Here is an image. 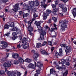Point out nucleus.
<instances>
[{
    "instance_id": "6",
    "label": "nucleus",
    "mask_w": 76,
    "mask_h": 76,
    "mask_svg": "<svg viewBox=\"0 0 76 76\" xmlns=\"http://www.w3.org/2000/svg\"><path fill=\"white\" fill-rule=\"evenodd\" d=\"M69 58H71V57L68 56L67 57V58H66L65 60L64 59H62L61 60L62 61L61 64H64V63H66V61H68L70 60Z\"/></svg>"
},
{
    "instance_id": "36",
    "label": "nucleus",
    "mask_w": 76,
    "mask_h": 76,
    "mask_svg": "<svg viewBox=\"0 0 76 76\" xmlns=\"http://www.w3.org/2000/svg\"><path fill=\"white\" fill-rule=\"evenodd\" d=\"M59 55V53L57 52H56L55 54V56L57 58H58V56Z\"/></svg>"
},
{
    "instance_id": "23",
    "label": "nucleus",
    "mask_w": 76,
    "mask_h": 76,
    "mask_svg": "<svg viewBox=\"0 0 76 76\" xmlns=\"http://www.w3.org/2000/svg\"><path fill=\"white\" fill-rule=\"evenodd\" d=\"M39 56V54L37 53H34L33 56V58H38Z\"/></svg>"
},
{
    "instance_id": "42",
    "label": "nucleus",
    "mask_w": 76,
    "mask_h": 76,
    "mask_svg": "<svg viewBox=\"0 0 76 76\" xmlns=\"http://www.w3.org/2000/svg\"><path fill=\"white\" fill-rule=\"evenodd\" d=\"M10 26H11V27H13V26H14V23H11L10 25Z\"/></svg>"
},
{
    "instance_id": "39",
    "label": "nucleus",
    "mask_w": 76,
    "mask_h": 76,
    "mask_svg": "<svg viewBox=\"0 0 76 76\" xmlns=\"http://www.w3.org/2000/svg\"><path fill=\"white\" fill-rule=\"evenodd\" d=\"M17 33L18 34H20V30L19 29H17L16 30Z\"/></svg>"
},
{
    "instance_id": "9",
    "label": "nucleus",
    "mask_w": 76,
    "mask_h": 76,
    "mask_svg": "<svg viewBox=\"0 0 76 76\" xmlns=\"http://www.w3.org/2000/svg\"><path fill=\"white\" fill-rule=\"evenodd\" d=\"M1 44L3 45V48H4L7 47V43L6 42H1Z\"/></svg>"
},
{
    "instance_id": "47",
    "label": "nucleus",
    "mask_w": 76,
    "mask_h": 76,
    "mask_svg": "<svg viewBox=\"0 0 76 76\" xmlns=\"http://www.w3.org/2000/svg\"><path fill=\"white\" fill-rule=\"evenodd\" d=\"M55 30V28H51L50 29V32H53V31H54Z\"/></svg>"
},
{
    "instance_id": "52",
    "label": "nucleus",
    "mask_w": 76,
    "mask_h": 76,
    "mask_svg": "<svg viewBox=\"0 0 76 76\" xmlns=\"http://www.w3.org/2000/svg\"><path fill=\"white\" fill-rule=\"evenodd\" d=\"M59 56H64V54H63L62 52L59 53Z\"/></svg>"
},
{
    "instance_id": "8",
    "label": "nucleus",
    "mask_w": 76,
    "mask_h": 76,
    "mask_svg": "<svg viewBox=\"0 0 76 76\" xmlns=\"http://www.w3.org/2000/svg\"><path fill=\"white\" fill-rule=\"evenodd\" d=\"M56 68L59 70L61 69H64L66 68V66L64 65H62V67H58V66L57 65L56 66Z\"/></svg>"
},
{
    "instance_id": "59",
    "label": "nucleus",
    "mask_w": 76,
    "mask_h": 76,
    "mask_svg": "<svg viewBox=\"0 0 76 76\" xmlns=\"http://www.w3.org/2000/svg\"><path fill=\"white\" fill-rule=\"evenodd\" d=\"M17 38V37L15 36V37H13L12 38L13 40H15L16 39V38Z\"/></svg>"
},
{
    "instance_id": "62",
    "label": "nucleus",
    "mask_w": 76,
    "mask_h": 76,
    "mask_svg": "<svg viewBox=\"0 0 76 76\" xmlns=\"http://www.w3.org/2000/svg\"><path fill=\"white\" fill-rule=\"evenodd\" d=\"M28 34L29 35H31V36H33L34 35V34L31 33V32H29Z\"/></svg>"
},
{
    "instance_id": "53",
    "label": "nucleus",
    "mask_w": 76,
    "mask_h": 76,
    "mask_svg": "<svg viewBox=\"0 0 76 76\" xmlns=\"http://www.w3.org/2000/svg\"><path fill=\"white\" fill-rule=\"evenodd\" d=\"M16 30H17V29L15 27L13 28L12 29V31H16Z\"/></svg>"
},
{
    "instance_id": "29",
    "label": "nucleus",
    "mask_w": 76,
    "mask_h": 76,
    "mask_svg": "<svg viewBox=\"0 0 76 76\" xmlns=\"http://www.w3.org/2000/svg\"><path fill=\"white\" fill-rule=\"evenodd\" d=\"M58 11V9L57 8H54L53 10V12L54 13H56V12H57Z\"/></svg>"
},
{
    "instance_id": "2",
    "label": "nucleus",
    "mask_w": 76,
    "mask_h": 76,
    "mask_svg": "<svg viewBox=\"0 0 76 76\" xmlns=\"http://www.w3.org/2000/svg\"><path fill=\"white\" fill-rule=\"evenodd\" d=\"M60 46H61V47H64L66 48L65 50V52L66 54H68L70 53V50H71V47L69 46H68L66 47V45L64 44H60Z\"/></svg>"
},
{
    "instance_id": "60",
    "label": "nucleus",
    "mask_w": 76,
    "mask_h": 76,
    "mask_svg": "<svg viewBox=\"0 0 76 76\" xmlns=\"http://www.w3.org/2000/svg\"><path fill=\"white\" fill-rule=\"evenodd\" d=\"M8 1V0H2V1L3 3H6Z\"/></svg>"
},
{
    "instance_id": "63",
    "label": "nucleus",
    "mask_w": 76,
    "mask_h": 76,
    "mask_svg": "<svg viewBox=\"0 0 76 76\" xmlns=\"http://www.w3.org/2000/svg\"><path fill=\"white\" fill-rule=\"evenodd\" d=\"M29 22H30V21H28V27H31V24L30 23H29Z\"/></svg>"
},
{
    "instance_id": "24",
    "label": "nucleus",
    "mask_w": 76,
    "mask_h": 76,
    "mask_svg": "<svg viewBox=\"0 0 76 76\" xmlns=\"http://www.w3.org/2000/svg\"><path fill=\"white\" fill-rule=\"evenodd\" d=\"M28 30L29 32H32V31H33L34 29L33 28L31 27H29L28 28Z\"/></svg>"
},
{
    "instance_id": "16",
    "label": "nucleus",
    "mask_w": 76,
    "mask_h": 76,
    "mask_svg": "<svg viewBox=\"0 0 76 76\" xmlns=\"http://www.w3.org/2000/svg\"><path fill=\"white\" fill-rule=\"evenodd\" d=\"M5 72L7 74V75H8V76H10L12 75V73H11V72H10V71L7 70V69H6Z\"/></svg>"
},
{
    "instance_id": "27",
    "label": "nucleus",
    "mask_w": 76,
    "mask_h": 76,
    "mask_svg": "<svg viewBox=\"0 0 76 76\" xmlns=\"http://www.w3.org/2000/svg\"><path fill=\"white\" fill-rule=\"evenodd\" d=\"M62 12H67V9L66 8V7H63L62 9Z\"/></svg>"
},
{
    "instance_id": "37",
    "label": "nucleus",
    "mask_w": 76,
    "mask_h": 76,
    "mask_svg": "<svg viewBox=\"0 0 76 76\" xmlns=\"http://www.w3.org/2000/svg\"><path fill=\"white\" fill-rule=\"evenodd\" d=\"M51 6L52 7V8H53V9H55L56 7V4H52Z\"/></svg>"
},
{
    "instance_id": "14",
    "label": "nucleus",
    "mask_w": 76,
    "mask_h": 76,
    "mask_svg": "<svg viewBox=\"0 0 76 76\" xmlns=\"http://www.w3.org/2000/svg\"><path fill=\"white\" fill-rule=\"evenodd\" d=\"M3 66L4 67H11V64L9 63H5L3 64Z\"/></svg>"
},
{
    "instance_id": "22",
    "label": "nucleus",
    "mask_w": 76,
    "mask_h": 76,
    "mask_svg": "<svg viewBox=\"0 0 76 76\" xmlns=\"http://www.w3.org/2000/svg\"><path fill=\"white\" fill-rule=\"evenodd\" d=\"M18 61L20 62V63H23L24 61V60H23L22 58L21 57H20L19 58L18 60Z\"/></svg>"
},
{
    "instance_id": "20",
    "label": "nucleus",
    "mask_w": 76,
    "mask_h": 76,
    "mask_svg": "<svg viewBox=\"0 0 76 76\" xmlns=\"http://www.w3.org/2000/svg\"><path fill=\"white\" fill-rule=\"evenodd\" d=\"M37 28H38V31H41L40 32H42L43 31V29H42V27H41L40 26H37Z\"/></svg>"
},
{
    "instance_id": "30",
    "label": "nucleus",
    "mask_w": 76,
    "mask_h": 76,
    "mask_svg": "<svg viewBox=\"0 0 76 76\" xmlns=\"http://www.w3.org/2000/svg\"><path fill=\"white\" fill-rule=\"evenodd\" d=\"M52 19L53 20H54V22H55V23H56V22H57V19H56V18L54 17H53L52 18Z\"/></svg>"
},
{
    "instance_id": "17",
    "label": "nucleus",
    "mask_w": 76,
    "mask_h": 76,
    "mask_svg": "<svg viewBox=\"0 0 76 76\" xmlns=\"http://www.w3.org/2000/svg\"><path fill=\"white\" fill-rule=\"evenodd\" d=\"M26 45H27V43L25 42V43L21 45V46L23 47V48L24 49H26L27 48H28V47L27 46H26Z\"/></svg>"
},
{
    "instance_id": "31",
    "label": "nucleus",
    "mask_w": 76,
    "mask_h": 76,
    "mask_svg": "<svg viewBox=\"0 0 76 76\" xmlns=\"http://www.w3.org/2000/svg\"><path fill=\"white\" fill-rule=\"evenodd\" d=\"M68 73V71L66 70L65 72L64 73L63 76H66Z\"/></svg>"
},
{
    "instance_id": "3",
    "label": "nucleus",
    "mask_w": 76,
    "mask_h": 76,
    "mask_svg": "<svg viewBox=\"0 0 76 76\" xmlns=\"http://www.w3.org/2000/svg\"><path fill=\"white\" fill-rule=\"evenodd\" d=\"M24 9H26L28 10V12L29 13L30 12V11L29 10H31L34 8V7L32 6H31L29 5H26L25 4H24L23 6Z\"/></svg>"
},
{
    "instance_id": "25",
    "label": "nucleus",
    "mask_w": 76,
    "mask_h": 76,
    "mask_svg": "<svg viewBox=\"0 0 76 76\" xmlns=\"http://www.w3.org/2000/svg\"><path fill=\"white\" fill-rule=\"evenodd\" d=\"M42 46V45L40 43H38L36 47L37 48H40Z\"/></svg>"
},
{
    "instance_id": "18",
    "label": "nucleus",
    "mask_w": 76,
    "mask_h": 76,
    "mask_svg": "<svg viewBox=\"0 0 76 76\" xmlns=\"http://www.w3.org/2000/svg\"><path fill=\"white\" fill-rule=\"evenodd\" d=\"M48 16V14L46 13H44V16H43V19L44 20H45L47 18V17Z\"/></svg>"
},
{
    "instance_id": "15",
    "label": "nucleus",
    "mask_w": 76,
    "mask_h": 76,
    "mask_svg": "<svg viewBox=\"0 0 76 76\" xmlns=\"http://www.w3.org/2000/svg\"><path fill=\"white\" fill-rule=\"evenodd\" d=\"M42 54L44 56H47L49 55L48 53L45 50H43L41 51Z\"/></svg>"
},
{
    "instance_id": "26",
    "label": "nucleus",
    "mask_w": 76,
    "mask_h": 76,
    "mask_svg": "<svg viewBox=\"0 0 76 76\" xmlns=\"http://www.w3.org/2000/svg\"><path fill=\"white\" fill-rule=\"evenodd\" d=\"M25 61L27 62V63H31V60L29 59L26 58L25 60Z\"/></svg>"
},
{
    "instance_id": "5",
    "label": "nucleus",
    "mask_w": 76,
    "mask_h": 76,
    "mask_svg": "<svg viewBox=\"0 0 76 76\" xmlns=\"http://www.w3.org/2000/svg\"><path fill=\"white\" fill-rule=\"evenodd\" d=\"M18 4H16L15 6H14V8L13 9V11L15 12H16L18 11V10L20 9L19 7Z\"/></svg>"
},
{
    "instance_id": "44",
    "label": "nucleus",
    "mask_w": 76,
    "mask_h": 76,
    "mask_svg": "<svg viewBox=\"0 0 76 76\" xmlns=\"http://www.w3.org/2000/svg\"><path fill=\"white\" fill-rule=\"evenodd\" d=\"M48 45H50V46H53V45H52V42L51 41H48Z\"/></svg>"
},
{
    "instance_id": "50",
    "label": "nucleus",
    "mask_w": 76,
    "mask_h": 76,
    "mask_svg": "<svg viewBox=\"0 0 76 76\" xmlns=\"http://www.w3.org/2000/svg\"><path fill=\"white\" fill-rule=\"evenodd\" d=\"M12 35L14 37H16L17 35V34L16 32H13L12 33Z\"/></svg>"
},
{
    "instance_id": "12",
    "label": "nucleus",
    "mask_w": 76,
    "mask_h": 76,
    "mask_svg": "<svg viewBox=\"0 0 76 76\" xmlns=\"http://www.w3.org/2000/svg\"><path fill=\"white\" fill-rule=\"evenodd\" d=\"M37 66L39 67L37 70H39V68H41V67H42V66H43V65L41 62H39L37 63Z\"/></svg>"
},
{
    "instance_id": "54",
    "label": "nucleus",
    "mask_w": 76,
    "mask_h": 76,
    "mask_svg": "<svg viewBox=\"0 0 76 76\" xmlns=\"http://www.w3.org/2000/svg\"><path fill=\"white\" fill-rule=\"evenodd\" d=\"M61 1H63V2H64V3H66V2H67V1H69V0H60Z\"/></svg>"
},
{
    "instance_id": "11",
    "label": "nucleus",
    "mask_w": 76,
    "mask_h": 76,
    "mask_svg": "<svg viewBox=\"0 0 76 76\" xmlns=\"http://www.w3.org/2000/svg\"><path fill=\"white\" fill-rule=\"evenodd\" d=\"M19 54L17 53H14L12 54V57L14 58H18L19 57Z\"/></svg>"
},
{
    "instance_id": "38",
    "label": "nucleus",
    "mask_w": 76,
    "mask_h": 76,
    "mask_svg": "<svg viewBox=\"0 0 76 76\" xmlns=\"http://www.w3.org/2000/svg\"><path fill=\"white\" fill-rule=\"evenodd\" d=\"M46 13H48V14H49L50 13H51V11L50 10H46Z\"/></svg>"
},
{
    "instance_id": "32",
    "label": "nucleus",
    "mask_w": 76,
    "mask_h": 76,
    "mask_svg": "<svg viewBox=\"0 0 76 76\" xmlns=\"http://www.w3.org/2000/svg\"><path fill=\"white\" fill-rule=\"evenodd\" d=\"M14 64H19V62L18 60H15L14 61Z\"/></svg>"
},
{
    "instance_id": "61",
    "label": "nucleus",
    "mask_w": 76,
    "mask_h": 76,
    "mask_svg": "<svg viewBox=\"0 0 76 76\" xmlns=\"http://www.w3.org/2000/svg\"><path fill=\"white\" fill-rule=\"evenodd\" d=\"M59 53H62L63 50H62V48H61L59 49Z\"/></svg>"
},
{
    "instance_id": "58",
    "label": "nucleus",
    "mask_w": 76,
    "mask_h": 76,
    "mask_svg": "<svg viewBox=\"0 0 76 76\" xmlns=\"http://www.w3.org/2000/svg\"><path fill=\"white\" fill-rule=\"evenodd\" d=\"M59 15L60 16L63 17V14L62 13H60L59 14Z\"/></svg>"
},
{
    "instance_id": "49",
    "label": "nucleus",
    "mask_w": 76,
    "mask_h": 76,
    "mask_svg": "<svg viewBox=\"0 0 76 76\" xmlns=\"http://www.w3.org/2000/svg\"><path fill=\"white\" fill-rule=\"evenodd\" d=\"M9 26L8 25H6L5 26V29H9Z\"/></svg>"
},
{
    "instance_id": "35",
    "label": "nucleus",
    "mask_w": 76,
    "mask_h": 76,
    "mask_svg": "<svg viewBox=\"0 0 76 76\" xmlns=\"http://www.w3.org/2000/svg\"><path fill=\"white\" fill-rule=\"evenodd\" d=\"M0 17L1 18H4V13H2L1 15H0Z\"/></svg>"
},
{
    "instance_id": "40",
    "label": "nucleus",
    "mask_w": 76,
    "mask_h": 76,
    "mask_svg": "<svg viewBox=\"0 0 76 76\" xmlns=\"http://www.w3.org/2000/svg\"><path fill=\"white\" fill-rule=\"evenodd\" d=\"M34 3L33 1H31L30 2V6H34Z\"/></svg>"
},
{
    "instance_id": "19",
    "label": "nucleus",
    "mask_w": 76,
    "mask_h": 76,
    "mask_svg": "<svg viewBox=\"0 0 76 76\" xmlns=\"http://www.w3.org/2000/svg\"><path fill=\"white\" fill-rule=\"evenodd\" d=\"M72 13L74 18H75V16H76V8H74L73 9V12H72Z\"/></svg>"
},
{
    "instance_id": "7",
    "label": "nucleus",
    "mask_w": 76,
    "mask_h": 76,
    "mask_svg": "<svg viewBox=\"0 0 76 76\" xmlns=\"http://www.w3.org/2000/svg\"><path fill=\"white\" fill-rule=\"evenodd\" d=\"M29 68H31L33 69V70H35L36 69V66H34V65L32 64H30L28 66Z\"/></svg>"
},
{
    "instance_id": "1",
    "label": "nucleus",
    "mask_w": 76,
    "mask_h": 76,
    "mask_svg": "<svg viewBox=\"0 0 76 76\" xmlns=\"http://www.w3.org/2000/svg\"><path fill=\"white\" fill-rule=\"evenodd\" d=\"M60 23L59 24V26H61V29L62 31H64L65 30V28H67V21L66 20H64L62 21H59Z\"/></svg>"
},
{
    "instance_id": "43",
    "label": "nucleus",
    "mask_w": 76,
    "mask_h": 76,
    "mask_svg": "<svg viewBox=\"0 0 76 76\" xmlns=\"http://www.w3.org/2000/svg\"><path fill=\"white\" fill-rule=\"evenodd\" d=\"M26 39L25 38H24L23 39V40L22 41V43H25V42H26Z\"/></svg>"
},
{
    "instance_id": "41",
    "label": "nucleus",
    "mask_w": 76,
    "mask_h": 76,
    "mask_svg": "<svg viewBox=\"0 0 76 76\" xmlns=\"http://www.w3.org/2000/svg\"><path fill=\"white\" fill-rule=\"evenodd\" d=\"M16 73H17V76H20L21 75V74H20V73L19 72L16 71Z\"/></svg>"
},
{
    "instance_id": "48",
    "label": "nucleus",
    "mask_w": 76,
    "mask_h": 76,
    "mask_svg": "<svg viewBox=\"0 0 76 76\" xmlns=\"http://www.w3.org/2000/svg\"><path fill=\"white\" fill-rule=\"evenodd\" d=\"M54 75H56V76H58L57 75V73L55 71H53V72L52 73Z\"/></svg>"
},
{
    "instance_id": "57",
    "label": "nucleus",
    "mask_w": 76,
    "mask_h": 76,
    "mask_svg": "<svg viewBox=\"0 0 76 76\" xmlns=\"http://www.w3.org/2000/svg\"><path fill=\"white\" fill-rule=\"evenodd\" d=\"M66 66H70V63L69 62H66Z\"/></svg>"
},
{
    "instance_id": "4",
    "label": "nucleus",
    "mask_w": 76,
    "mask_h": 76,
    "mask_svg": "<svg viewBox=\"0 0 76 76\" xmlns=\"http://www.w3.org/2000/svg\"><path fill=\"white\" fill-rule=\"evenodd\" d=\"M39 32L41 34L40 35V38L38 39H41V40H43L44 39V35H46V32L45 31H43L41 32L39 31Z\"/></svg>"
},
{
    "instance_id": "45",
    "label": "nucleus",
    "mask_w": 76,
    "mask_h": 76,
    "mask_svg": "<svg viewBox=\"0 0 76 76\" xmlns=\"http://www.w3.org/2000/svg\"><path fill=\"white\" fill-rule=\"evenodd\" d=\"M3 74L5 75V73L4 72L0 70V75H3Z\"/></svg>"
},
{
    "instance_id": "28",
    "label": "nucleus",
    "mask_w": 76,
    "mask_h": 76,
    "mask_svg": "<svg viewBox=\"0 0 76 76\" xmlns=\"http://www.w3.org/2000/svg\"><path fill=\"white\" fill-rule=\"evenodd\" d=\"M28 15H29V14L28 13H26V14L23 13V18H24L25 17H27V16H28Z\"/></svg>"
},
{
    "instance_id": "10",
    "label": "nucleus",
    "mask_w": 76,
    "mask_h": 76,
    "mask_svg": "<svg viewBox=\"0 0 76 76\" xmlns=\"http://www.w3.org/2000/svg\"><path fill=\"white\" fill-rule=\"evenodd\" d=\"M41 68H39V70H37L36 71L37 73H36L34 75V76H38V75L40 74V71H41Z\"/></svg>"
},
{
    "instance_id": "21",
    "label": "nucleus",
    "mask_w": 76,
    "mask_h": 76,
    "mask_svg": "<svg viewBox=\"0 0 76 76\" xmlns=\"http://www.w3.org/2000/svg\"><path fill=\"white\" fill-rule=\"evenodd\" d=\"M41 21H35V24L37 26H40V25H41Z\"/></svg>"
},
{
    "instance_id": "64",
    "label": "nucleus",
    "mask_w": 76,
    "mask_h": 76,
    "mask_svg": "<svg viewBox=\"0 0 76 76\" xmlns=\"http://www.w3.org/2000/svg\"><path fill=\"white\" fill-rule=\"evenodd\" d=\"M49 23H50L51 22V19H50L48 21Z\"/></svg>"
},
{
    "instance_id": "55",
    "label": "nucleus",
    "mask_w": 76,
    "mask_h": 76,
    "mask_svg": "<svg viewBox=\"0 0 76 76\" xmlns=\"http://www.w3.org/2000/svg\"><path fill=\"white\" fill-rule=\"evenodd\" d=\"M10 35V33L8 32L6 34H5L4 35V36L5 37H6V36H9Z\"/></svg>"
},
{
    "instance_id": "51",
    "label": "nucleus",
    "mask_w": 76,
    "mask_h": 76,
    "mask_svg": "<svg viewBox=\"0 0 76 76\" xmlns=\"http://www.w3.org/2000/svg\"><path fill=\"white\" fill-rule=\"evenodd\" d=\"M47 42L44 41L43 43L42 44V46H44L45 45H46L47 44Z\"/></svg>"
},
{
    "instance_id": "56",
    "label": "nucleus",
    "mask_w": 76,
    "mask_h": 76,
    "mask_svg": "<svg viewBox=\"0 0 76 76\" xmlns=\"http://www.w3.org/2000/svg\"><path fill=\"white\" fill-rule=\"evenodd\" d=\"M54 71V70H53V69H50V73H53V72Z\"/></svg>"
},
{
    "instance_id": "34",
    "label": "nucleus",
    "mask_w": 76,
    "mask_h": 76,
    "mask_svg": "<svg viewBox=\"0 0 76 76\" xmlns=\"http://www.w3.org/2000/svg\"><path fill=\"white\" fill-rule=\"evenodd\" d=\"M54 47H52L51 48L50 50H51V53L52 54V53H53V51L54 50Z\"/></svg>"
},
{
    "instance_id": "13",
    "label": "nucleus",
    "mask_w": 76,
    "mask_h": 76,
    "mask_svg": "<svg viewBox=\"0 0 76 76\" xmlns=\"http://www.w3.org/2000/svg\"><path fill=\"white\" fill-rule=\"evenodd\" d=\"M46 0H43V1L41 2L42 4L41 5V6H43L44 8H46L47 7V5H45V3Z\"/></svg>"
},
{
    "instance_id": "33",
    "label": "nucleus",
    "mask_w": 76,
    "mask_h": 76,
    "mask_svg": "<svg viewBox=\"0 0 76 76\" xmlns=\"http://www.w3.org/2000/svg\"><path fill=\"white\" fill-rule=\"evenodd\" d=\"M59 7L62 9L64 7V5L62 4H59Z\"/></svg>"
},
{
    "instance_id": "46",
    "label": "nucleus",
    "mask_w": 76,
    "mask_h": 76,
    "mask_svg": "<svg viewBox=\"0 0 76 76\" xmlns=\"http://www.w3.org/2000/svg\"><path fill=\"white\" fill-rule=\"evenodd\" d=\"M33 16L34 18H37V17H38V16L35 13H34L33 14Z\"/></svg>"
}]
</instances>
